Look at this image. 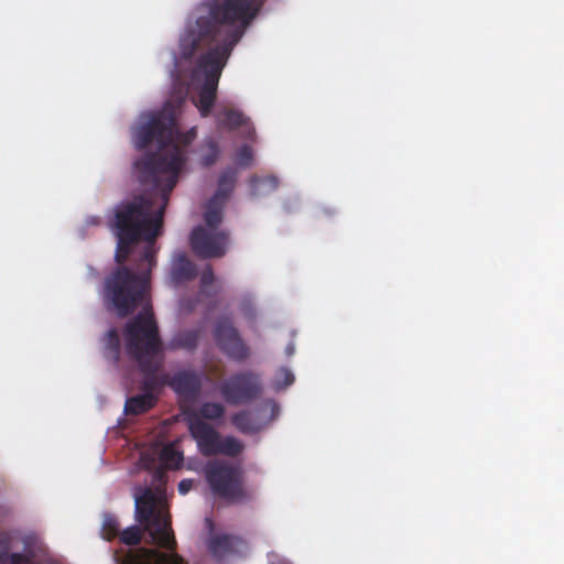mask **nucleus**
<instances>
[{
	"label": "nucleus",
	"instance_id": "obj_1",
	"mask_svg": "<svg viewBox=\"0 0 564 564\" xmlns=\"http://www.w3.org/2000/svg\"><path fill=\"white\" fill-rule=\"evenodd\" d=\"M175 127L174 113L161 110L143 113L132 128V140L138 150H143L153 142L159 150L134 163L139 182L149 188L113 207L109 224L117 238V263L126 262L132 247L144 240L142 261L156 265L155 240L162 231L170 194L186 163L185 148L195 137L194 132L183 135Z\"/></svg>",
	"mask_w": 564,
	"mask_h": 564
},
{
	"label": "nucleus",
	"instance_id": "obj_2",
	"mask_svg": "<svg viewBox=\"0 0 564 564\" xmlns=\"http://www.w3.org/2000/svg\"><path fill=\"white\" fill-rule=\"evenodd\" d=\"M258 11V0L206 1L196 9L195 22L187 25L181 37V55L185 59L192 58L198 50L209 47L197 62L204 74L195 101L202 117L210 115L221 72Z\"/></svg>",
	"mask_w": 564,
	"mask_h": 564
},
{
	"label": "nucleus",
	"instance_id": "obj_3",
	"mask_svg": "<svg viewBox=\"0 0 564 564\" xmlns=\"http://www.w3.org/2000/svg\"><path fill=\"white\" fill-rule=\"evenodd\" d=\"M166 469L161 464L154 468L155 491L152 488H144L142 495H135V519L149 531L152 541L169 552L139 547L130 550L120 564H188L176 552L177 542L171 525V516L163 506Z\"/></svg>",
	"mask_w": 564,
	"mask_h": 564
},
{
	"label": "nucleus",
	"instance_id": "obj_4",
	"mask_svg": "<svg viewBox=\"0 0 564 564\" xmlns=\"http://www.w3.org/2000/svg\"><path fill=\"white\" fill-rule=\"evenodd\" d=\"M117 264L106 275L101 295L107 310L123 318L131 315L145 301L151 271L155 265L142 261V257L137 264V271L124 265V262Z\"/></svg>",
	"mask_w": 564,
	"mask_h": 564
},
{
	"label": "nucleus",
	"instance_id": "obj_5",
	"mask_svg": "<svg viewBox=\"0 0 564 564\" xmlns=\"http://www.w3.org/2000/svg\"><path fill=\"white\" fill-rule=\"evenodd\" d=\"M128 355L137 360L144 377L141 382L142 393H152L162 382L156 372L160 362L155 358L162 351V341L154 316L148 310L139 313L128 322L124 330Z\"/></svg>",
	"mask_w": 564,
	"mask_h": 564
},
{
	"label": "nucleus",
	"instance_id": "obj_6",
	"mask_svg": "<svg viewBox=\"0 0 564 564\" xmlns=\"http://www.w3.org/2000/svg\"><path fill=\"white\" fill-rule=\"evenodd\" d=\"M204 474L212 492L231 501H246L251 498L243 487L241 469L224 460H210Z\"/></svg>",
	"mask_w": 564,
	"mask_h": 564
},
{
	"label": "nucleus",
	"instance_id": "obj_7",
	"mask_svg": "<svg viewBox=\"0 0 564 564\" xmlns=\"http://www.w3.org/2000/svg\"><path fill=\"white\" fill-rule=\"evenodd\" d=\"M219 390L227 403L238 405L258 399L263 384L257 372L246 370L230 376L220 384Z\"/></svg>",
	"mask_w": 564,
	"mask_h": 564
},
{
	"label": "nucleus",
	"instance_id": "obj_8",
	"mask_svg": "<svg viewBox=\"0 0 564 564\" xmlns=\"http://www.w3.org/2000/svg\"><path fill=\"white\" fill-rule=\"evenodd\" d=\"M213 338L219 350L230 360L242 362L250 357V348L229 317H220L213 328Z\"/></svg>",
	"mask_w": 564,
	"mask_h": 564
},
{
	"label": "nucleus",
	"instance_id": "obj_9",
	"mask_svg": "<svg viewBox=\"0 0 564 564\" xmlns=\"http://www.w3.org/2000/svg\"><path fill=\"white\" fill-rule=\"evenodd\" d=\"M203 226L193 229L189 242L193 252L202 259L221 258L227 251L229 242L225 231H213Z\"/></svg>",
	"mask_w": 564,
	"mask_h": 564
},
{
	"label": "nucleus",
	"instance_id": "obj_10",
	"mask_svg": "<svg viewBox=\"0 0 564 564\" xmlns=\"http://www.w3.org/2000/svg\"><path fill=\"white\" fill-rule=\"evenodd\" d=\"M187 425L191 436L195 440L197 448L203 456H215L220 440L219 432L210 424L197 416L187 415Z\"/></svg>",
	"mask_w": 564,
	"mask_h": 564
},
{
	"label": "nucleus",
	"instance_id": "obj_11",
	"mask_svg": "<svg viewBox=\"0 0 564 564\" xmlns=\"http://www.w3.org/2000/svg\"><path fill=\"white\" fill-rule=\"evenodd\" d=\"M216 126L220 129L229 131L237 130L238 128L243 129V134L248 139H252L254 135V128L252 127L250 119L243 115L242 111L231 107H220L215 115Z\"/></svg>",
	"mask_w": 564,
	"mask_h": 564
},
{
	"label": "nucleus",
	"instance_id": "obj_12",
	"mask_svg": "<svg viewBox=\"0 0 564 564\" xmlns=\"http://www.w3.org/2000/svg\"><path fill=\"white\" fill-rule=\"evenodd\" d=\"M169 386L182 398L194 400L198 397L202 389V378L192 370H182L174 373Z\"/></svg>",
	"mask_w": 564,
	"mask_h": 564
},
{
	"label": "nucleus",
	"instance_id": "obj_13",
	"mask_svg": "<svg viewBox=\"0 0 564 564\" xmlns=\"http://www.w3.org/2000/svg\"><path fill=\"white\" fill-rule=\"evenodd\" d=\"M197 270L195 264L188 259L185 252H177L173 256L170 279L173 285H180L184 282L195 279Z\"/></svg>",
	"mask_w": 564,
	"mask_h": 564
},
{
	"label": "nucleus",
	"instance_id": "obj_14",
	"mask_svg": "<svg viewBox=\"0 0 564 564\" xmlns=\"http://www.w3.org/2000/svg\"><path fill=\"white\" fill-rule=\"evenodd\" d=\"M243 541L230 534H216L209 539L208 551L217 560H223L228 555L235 554Z\"/></svg>",
	"mask_w": 564,
	"mask_h": 564
},
{
	"label": "nucleus",
	"instance_id": "obj_15",
	"mask_svg": "<svg viewBox=\"0 0 564 564\" xmlns=\"http://www.w3.org/2000/svg\"><path fill=\"white\" fill-rule=\"evenodd\" d=\"M101 352L105 359L113 365L120 360L121 340L117 328H110L100 339Z\"/></svg>",
	"mask_w": 564,
	"mask_h": 564
},
{
	"label": "nucleus",
	"instance_id": "obj_16",
	"mask_svg": "<svg viewBox=\"0 0 564 564\" xmlns=\"http://www.w3.org/2000/svg\"><path fill=\"white\" fill-rule=\"evenodd\" d=\"M202 328H192L177 332L169 343L170 349H184L194 351L202 336Z\"/></svg>",
	"mask_w": 564,
	"mask_h": 564
},
{
	"label": "nucleus",
	"instance_id": "obj_17",
	"mask_svg": "<svg viewBox=\"0 0 564 564\" xmlns=\"http://www.w3.org/2000/svg\"><path fill=\"white\" fill-rule=\"evenodd\" d=\"M158 398L152 393H141L127 399L124 404V413L139 415L150 411L155 406Z\"/></svg>",
	"mask_w": 564,
	"mask_h": 564
},
{
	"label": "nucleus",
	"instance_id": "obj_18",
	"mask_svg": "<svg viewBox=\"0 0 564 564\" xmlns=\"http://www.w3.org/2000/svg\"><path fill=\"white\" fill-rule=\"evenodd\" d=\"M237 182V171L232 167L226 169L218 178L217 191L212 197V199L225 202L229 198L231 193L234 192L235 185Z\"/></svg>",
	"mask_w": 564,
	"mask_h": 564
},
{
	"label": "nucleus",
	"instance_id": "obj_19",
	"mask_svg": "<svg viewBox=\"0 0 564 564\" xmlns=\"http://www.w3.org/2000/svg\"><path fill=\"white\" fill-rule=\"evenodd\" d=\"M232 425L245 434H253L262 429V423L256 420L251 412L240 411L232 415Z\"/></svg>",
	"mask_w": 564,
	"mask_h": 564
},
{
	"label": "nucleus",
	"instance_id": "obj_20",
	"mask_svg": "<svg viewBox=\"0 0 564 564\" xmlns=\"http://www.w3.org/2000/svg\"><path fill=\"white\" fill-rule=\"evenodd\" d=\"M141 525H142V529L138 525H131V527L124 529L123 531H120V533L118 535L120 542L126 545H129V546H135V545L140 544L141 539H142V533L147 532L148 534H150L149 531L145 530L144 525L143 524H141ZM149 538H150V543L155 545V543L152 541L151 535H149ZM156 546L159 547V549H156L158 551H161L164 553L169 552L165 547H161L158 544H156Z\"/></svg>",
	"mask_w": 564,
	"mask_h": 564
},
{
	"label": "nucleus",
	"instance_id": "obj_21",
	"mask_svg": "<svg viewBox=\"0 0 564 564\" xmlns=\"http://www.w3.org/2000/svg\"><path fill=\"white\" fill-rule=\"evenodd\" d=\"M278 186L279 180L273 175L264 177L253 175L250 177V187L252 196L269 194L275 191Z\"/></svg>",
	"mask_w": 564,
	"mask_h": 564
},
{
	"label": "nucleus",
	"instance_id": "obj_22",
	"mask_svg": "<svg viewBox=\"0 0 564 564\" xmlns=\"http://www.w3.org/2000/svg\"><path fill=\"white\" fill-rule=\"evenodd\" d=\"M183 454L176 451L173 444H166L160 451V464L167 469H178L183 464Z\"/></svg>",
	"mask_w": 564,
	"mask_h": 564
},
{
	"label": "nucleus",
	"instance_id": "obj_23",
	"mask_svg": "<svg viewBox=\"0 0 564 564\" xmlns=\"http://www.w3.org/2000/svg\"><path fill=\"white\" fill-rule=\"evenodd\" d=\"M238 308L241 316L249 325L256 324L259 312L253 295H242L239 300Z\"/></svg>",
	"mask_w": 564,
	"mask_h": 564
},
{
	"label": "nucleus",
	"instance_id": "obj_24",
	"mask_svg": "<svg viewBox=\"0 0 564 564\" xmlns=\"http://www.w3.org/2000/svg\"><path fill=\"white\" fill-rule=\"evenodd\" d=\"M218 447L216 449V455H225L229 457H237L240 455L245 448V445L241 441L236 438L235 436H226L221 437L218 443Z\"/></svg>",
	"mask_w": 564,
	"mask_h": 564
},
{
	"label": "nucleus",
	"instance_id": "obj_25",
	"mask_svg": "<svg viewBox=\"0 0 564 564\" xmlns=\"http://www.w3.org/2000/svg\"><path fill=\"white\" fill-rule=\"evenodd\" d=\"M223 206L224 203L212 198L209 199L204 215V220L210 230L216 229L223 221Z\"/></svg>",
	"mask_w": 564,
	"mask_h": 564
},
{
	"label": "nucleus",
	"instance_id": "obj_26",
	"mask_svg": "<svg viewBox=\"0 0 564 564\" xmlns=\"http://www.w3.org/2000/svg\"><path fill=\"white\" fill-rule=\"evenodd\" d=\"M220 150L218 142L213 138H208L202 145V156L200 163L202 165L208 167L216 163L219 156Z\"/></svg>",
	"mask_w": 564,
	"mask_h": 564
},
{
	"label": "nucleus",
	"instance_id": "obj_27",
	"mask_svg": "<svg viewBox=\"0 0 564 564\" xmlns=\"http://www.w3.org/2000/svg\"><path fill=\"white\" fill-rule=\"evenodd\" d=\"M225 413V406L218 402H205L198 409V412H193L192 414H197L202 420H218L223 417Z\"/></svg>",
	"mask_w": 564,
	"mask_h": 564
},
{
	"label": "nucleus",
	"instance_id": "obj_28",
	"mask_svg": "<svg viewBox=\"0 0 564 564\" xmlns=\"http://www.w3.org/2000/svg\"><path fill=\"white\" fill-rule=\"evenodd\" d=\"M120 533V523L118 518L112 513H105L102 525H101V534L102 538L107 541H112L118 538Z\"/></svg>",
	"mask_w": 564,
	"mask_h": 564
},
{
	"label": "nucleus",
	"instance_id": "obj_29",
	"mask_svg": "<svg viewBox=\"0 0 564 564\" xmlns=\"http://www.w3.org/2000/svg\"><path fill=\"white\" fill-rule=\"evenodd\" d=\"M294 382V375L288 368H280L275 375L274 389L282 390Z\"/></svg>",
	"mask_w": 564,
	"mask_h": 564
},
{
	"label": "nucleus",
	"instance_id": "obj_30",
	"mask_svg": "<svg viewBox=\"0 0 564 564\" xmlns=\"http://www.w3.org/2000/svg\"><path fill=\"white\" fill-rule=\"evenodd\" d=\"M0 564H30V558L21 553H0Z\"/></svg>",
	"mask_w": 564,
	"mask_h": 564
},
{
	"label": "nucleus",
	"instance_id": "obj_31",
	"mask_svg": "<svg viewBox=\"0 0 564 564\" xmlns=\"http://www.w3.org/2000/svg\"><path fill=\"white\" fill-rule=\"evenodd\" d=\"M252 160V149L249 145H242L237 152V163L242 167H248Z\"/></svg>",
	"mask_w": 564,
	"mask_h": 564
},
{
	"label": "nucleus",
	"instance_id": "obj_32",
	"mask_svg": "<svg viewBox=\"0 0 564 564\" xmlns=\"http://www.w3.org/2000/svg\"><path fill=\"white\" fill-rule=\"evenodd\" d=\"M214 279H215L214 271H213L212 267L208 265L202 272L200 283H202L203 286H208V285L213 284Z\"/></svg>",
	"mask_w": 564,
	"mask_h": 564
},
{
	"label": "nucleus",
	"instance_id": "obj_33",
	"mask_svg": "<svg viewBox=\"0 0 564 564\" xmlns=\"http://www.w3.org/2000/svg\"><path fill=\"white\" fill-rule=\"evenodd\" d=\"M193 487V480L183 479L178 482V492L181 495H186Z\"/></svg>",
	"mask_w": 564,
	"mask_h": 564
},
{
	"label": "nucleus",
	"instance_id": "obj_34",
	"mask_svg": "<svg viewBox=\"0 0 564 564\" xmlns=\"http://www.w3.org/2000/svg\"><path fill=\"white\" fill-rule=\"evenodd\" d=\"M99 223H100V219L98 217H91L88 220V224H91V225H99Z\"/></svg>",
	"mask_w": 564,
	"mask_h": 564
},
{
	"label": "nucleus",
	"instance_id": "obj_35",
	"mask_svg": "<svg viewBox=\"0 0 564 564\" xmlns=\"http://www.w3.org/2000/svg\"><path fill=\"white\" fill-rule=\"evenodd\" d=\"M268 404L271 405L272 412L278 410V404L272 400L268 401Z\"/></svg>",
	"mask_w": 564,
	"mask_h": 564
},
{
	"label": "nucleus",
	"instance_id": "obj_36",
	"mask_svg": "<svg viewBox=\"0 0 564 564\" xmlns=\"http://www.w3.org/2000/svg\"><path fill=\"white\" fill-rule=\"evenodd\" d=\"M293 350H294V348H293V347H291V346H290V347H288V354H289V355L293 354Z\"/></svg>",
	"mask_w": 564,
	"mask_h": 564
},
{
	"label": "nucleus",
	"instance_id": "obj_37",
	"mask_svg": "<svg viewBox=\"0 0 564 564\" xmlns=\"http://www.w3.org/2000/svg\"><path fill=\"white\" fill-rule=\"evenodd\" d=\"M152 464H154V462H153V460L151 462V464L145 463V467H147L148 469H150V468L152 467V466H151Z\"/></svg>",
	"mask_w": 564,
	"mask_h": 564
}]
</instances>
